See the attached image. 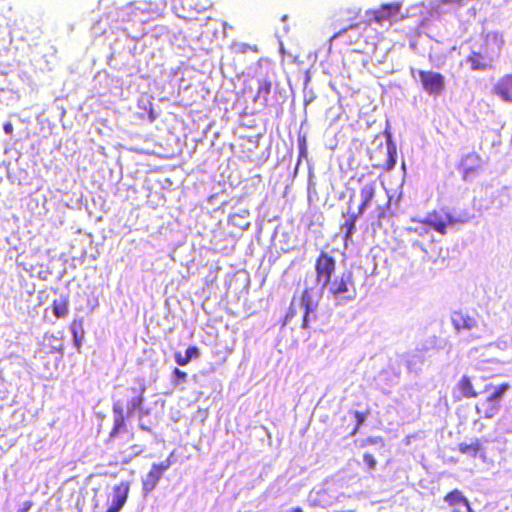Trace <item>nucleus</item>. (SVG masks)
Returning a JSON list of instances; mask_svg holds the SVG:
<instances>
[{"instance_id":"obj_41","label":"nucleus","mask_w":512,"mask_h":512,"mask_svg":"<svg viewBox=\"0 0 512 512\" xmlns=\"http://www.w3.org/2000/svg\"><path fill=\"white\" fill-rule=\"evenodd\" d=\"M307 326H308V322L303 321L301 327L302 328H307Z\"/></svg>"},{"instance_id":"obj_20","label":"nucleus","mask_w":512,"mask_h":512,"mask_svg":"<svg viewBox=\"0 0 512 512\" xmlns=\"http://www.w3.org/2000/svg\"><path fill=\"white\" fill-rule=\"evenodd\" d=\"M387 158L382 165H375V167H380L384 171H391L396 165V155L397 148L394 142L389 140L386 146Z\"/></svg>"},{"instance_id":"obj_4","label":"nucleus","mask_w":512,"mask_h":512,"mask_svg":"<svg viewBox=\"0 0 512 512\" xmlns=\"http://www.w3.org/2000/svg\"><path fill=\"white\" fill-rule=\"evenodd\" d=\"M357 182L362 184L360 189L361 202L358 206V215H362L370 206L376 193V180L372 173H362L356 176Z\"/></svg>"},{"instance_id":"obj_33","label":"nucleus","mask_w":512,"mask_h":512,"mask_svg":"<svg viewBox=\"0 0 512 512\" xmlns=\"http://www.w3.org/2000/svg\"><path fill=\"white\" fill-rule=\"evenodd\" d=\"M354 416L356 419V427H355L354 431L352 432V434H355L357 432L359 427L364 423V421L366 419L365 415L359 411H355Z\"/></svg>"},{"instance_id":"obj_27","label":"nucleus","mask_w":512,"mask_h":512,"mask_svg":"<svg viewBox=\"0 0 512 512\" xmlns=\"http://www.w3.org/2000/svg\"><path fill=\"white\" fill-rule=\"evenodd\" d=\"M81 324L82 322H72L71 325V332L73 334L74 344L77 347V349L80 348L84 337V332Z\"/></svg>"},{"instance_id":"obj_29","label":"nucleus","mask_w":512,"mask_h":512,"mask_svg":"<svg viewBox=\"0 0 512 512\" xmlns=\"http://www.w3.org/2000/svg\"><path fill=\"white\" fill-rule=\"evenodd\" d=\"M188 375L186 372L180 370L179 368H174L171 375V382L175 386H179L184 384L187 381Z\"/></svg>"},{"instance_id":"obj_7","label":"nucleus","mask_w":512,"mask_h":512,"mask_svg":"<svg viewBox=\"0 0 512 512\" xmlns=\"http://www.w3.org/2000/svg\"><path fill=\"white\" fill-rule=\"evenodd\" d=\"M171 464L170 458H168L160 464L154 463L152 465L151 470L142 480L144 495L149 494L155 489L164 472L170 468Z\"/></svg>"},{"instance_id":"obj_35","label":"nucleus","mask_w":512,"mask_h":512,"mask_svg":"<svg viewBox=\"0 0 512 512\" xmlns=\"http://www.w3.org/2000/svg\"><path fill=\"white\" fill-rule=\"evenodd\" d=\"M30 508H31V503L26 502L24 507L22 509H20L18 512H27Z\"/></svg>"},{"instance_id":"obj_19","label":"nucleus","mask_w":512,"mask_h":512,"mask_svg":"<svg viewBox=\"0 0 512 512\" xmlns=\"http://www.w3.org/2000/svg\"><path fill=\"white\" fill-rule=\"evenodd\" d=\"M145 386H141L139 389L132 388L131 391L134 396L127 403V416L130 417L135 411H142V405L144 402L143 394L145 392Z\"/></svg>"},{"instance_id":"obj_18","label":"nucleus","mask_w":512,"mask_h":512,"mask_svg":"<svg viewBox=\"0 0 512 512\" xmlns=\"http://www.w3.org/2000/svg\"><path fill=\"white\" fill-rule=\"evenodd\" d=\"M466 62L472 70H486L491 67L492 61L485 53L471 51L466 57Z\"/></svg>"},{"instance_id":"obj_24","label":"nucleus","mask_w":512,"mask_h":512,"mask_svg":"<svg viewBox=\"0 0 512 512\" xmlns=\"http://www.w3.org/2000/svg\"><path fill=\"white\" fill-rule=\"evenodd\" d=\"M459 450L461 453L475 458L479 454V452L482 450L481 443L479 440H475L474 442L467 444V443H461L459 445Z\"/></svg>"},{"instance_id":"obj_15","label":"nucleus","mask_w":512,"mask_h":512,"mask_svg":"<svg viewBox=\"0 0 512 512\" xmlns=\"http://www.w3.org/2000/svg\"><path fill=\"white\" fill-rule=\"evenodd\" d=\"M493 92L505 102H512V74L502 76L493 87Z\"/></svg>"},{"instance_id":"obj_30","label":"nucleus","mask_w":512,"mask_h":512,"mask_svg":"<svg viewBox=\"0 0 512 512\" xmlns=\"http://www.w3.org/2000/svg\"><path fill=\"white\" fill-rule=\"evenodd\" d=\"M477 322H452V325L458 334H464L471 331Z\"/></svg>"},{"instance_id":"obj_36","label":"nucleus","mask_w":512,"mask_h":512,"mask_svg":"<svg viewBox=\"0 0 512 512\" xmlns=\"http://www.w3.org/2000/svg\"><path fill=\"white\" fill-rule=\"evenodd\" d=\"M441 1L446 4H450V3L461 4L463 0H441Z\"/></svg>"},{"instance_id":"obj_40","label":"nucleus","mask_w":512,"mask_h":512,"mask_svg":"<svg viewBox=\"0 0 512 512\" xmlns=\"http://www.w3.org/2000/svg\"><path fill=\"white\" fill-rule=\"evenodd\" d=\"M211 7V3H207V5H204L201 7V10H206Z\"/></svg>"},{"instance_id":"obj_37","label":"nucleus","mask_w":512,"mask_h":512,"mask_svg":"<svg viewBox=\"0 0 512 512\" xmlns=\"http://www.w3.org/2000/svg\"><path fill=\"white\" fill-rule=\"evenodd\" d=\"M148 414V411H145L143 408H142V411H139V420L141 421L142 417L144 415H147Z\"/></svg>"},{"instance_id":"obj_17","label":"nucleus","mask_w":512,"mask_h":512,"mask_svg":"<svg viewBox=\"0 0 512 512\" xmlns=\"http://www.w3.org/2000/svg\"><path fill=\"white\" fill-rule=\"evenodd\" d=\"M406 367L409 372L418 374L422 364L425 361V355L419 349H415L403 355Z\"/></svg>"},{"instance_id":"obj_34","label":"nucleus","mask_w":512,"mask_h":512,"mask_svg":"<svg viewBox=\"0 0 512 512\" xmlns=\"http://www.w3.org/2000/svg\"><path fill=\"white\" fill-rule=\"evenodd\" d=\"M3 129H4V132L8 135H12L13 133V125L11 122H6L4 125H3Z\"/></svg>"},{"instance_id":"obj_25","label":"nucleus","mask_w":512,"mask_h":512,"mask_svg":"<svg viewBox=\"0 0 512 512\" xmlns=\"http://www.w3.org/2000/svg\"><path fill=\"white\" fill-rule=\"evenodd\" d=\"M272 83L270 80L265 79L259 82V86L256 92V99H262L263 103L267 105L268 95L271 93Z\"/></svg>"},{"instance_id":"obj_13","label":"nucleus","mask_w":512,"mask_h":512,"mask_svg":"<svg viewBox=\"0 0 512 512\" xmlns=\"http://www.w3.org/2000/svg\"><path fill=\"white\" fill-rule=\"evenodd\" d=\"M422 223L434 231L445 235L447 232V226L452 223V219L449 215L442 216L438 212L433 211L432 213H429L424 220H422Z\"/></svg>"},{"instance_id":"obj_2","label":"nucleus","mask_w":512,"mask_h":512,"mask_svg":"<svg viewBox=\"0 0 512 512\" xmlns=\"http://www.w3.org/2000/svg\"><path fill=\"white\" fill-rule=\"evenodd\" d=\"M314 268L317 284L326 287L336 270V260L330 253L321 251L315 260Z\"/></svg>"},{"instance_id":"obj_26","label":"nucleus","mask_w":512,"mask_h":512,"mask_svg":"<svg viewBox=\"0 0 512 512\" xmlns=\"http://www.w3.org/2000/svg\"><path fill=\"white\" fill-rule=\"evenodd\" d=\"M459 389L462 395L466 398H475L478 394L474 390L470 379L467 376H463L459 382Z\"/></svg>"},{"instance_id":"obj_11","label":"nucleus","mask_w":512,"mask_h":512,"mask_svg":"<svg viewBox=\"0 0 512 512\" xmlns=\"http://www.w3.org/2000/svg\"><path fill=\"white\" fill-rule=\"evenodd\" d=\"M443 500L451 508L452 512H474L469 500L458 489L449 492Z\"/></svg>"},{"instance_id":"obj_38","label":"nucleus","mask_w":512,"mask_h":512,"mask_svg":"<svg viewBox=\"0 0 512 512\" xmlns=\"http://www.w3.org/2000/svg\"><path fill=\"white\" fill-rule=\"evenodd\" d=\"M139 427L143 431H150V429L146 425H144L141 421H140Z\"/></svg>"},{"instance_id":"obj_28","label":"nucleus","mask_w":512,"mask_h":512,"mask_svg":"<svg viewBox=\"0 0 512 512\" xmlns=\"http://www.w3.org/2000/svg\"><path fill=\"white\" fill-rule=\"evenodd\" d=\"M509 385L507 383L501 384L495 391L487 398L490 402L499 403L504 394L508 391Z\"/></svg>"},{"instance_id":"obj_12","label":"nucleus","mask_w":512,"mask_h":512,"mask_svg":"<svg viewBox=\"0 0 512 512\" xmlns=\"http://www.w3.org/2000/svg\"><path fill=\"white\" fill-rule=\"evenodd\" d=\"M361 23H350L348 26L335 32L330 39V42L343 39V44L352 45L360 38V33L357 31Z\"/></svg>"},{"instance_id":"obj_44","label":"nucleus","mask_w":512,"mask_h":512,"mask_svg":"<svg viewBox=\"0 0 512 512\" xmlns=\"http://www.w3.org/2000/svg\"><path fill=\"white\" fill-rule=\"evenodd\" d=\"M369 441H370L371 443H376V441H374L373 439H369Z\"/></svg>"},{"instance_id":"obj_16","label":"nucleus","mask_w":512,"mask_h":512,"mask_svg":"<svg viewBox=\"0 0 512 512\" xmlns=\"http://www.w3.org/2000/svg\"><path fill=\"white\" fill-rule=\"evenodd\" d=\"M113 419L114 426L110 432V439L116 438L120 433L127 430L124 416V409L122 404L118 401L113 405Z\"/></svg>"},{"instance_id":"obj_23","label":"nucleus","mask_w":512,"mask_h":512,"mask_svg":"<svg viewBox=\"0 0 512 512\" xmlns=\"http://www.w3.org/2000/svg\"><path fill=\"white\" fill-rule=\"evenodd\" d=\"M360 215L357 214H349L342 224V228L345 229L344 240L348 241L352 239V236L356 230V221Z\"/></svg>"},{"instance_id":"obj_5","label":"nucleus","mask_w":512,"mask_h":512,"mask_svg":"<svg viewBox=\"0 0 512 512\" xmlns=\"http://www.w3.org/2000/svg\"><path fill=\"white\" fill-rule=\"evenodd\" d=\"M422 89L432 96H439L445 89V77L439 72L419 70Z\"/></svg>"},{"instance_id":"obj_10","label":"nucleus","mask_w":512,"mask_h":512,"mask_svg":"<svg viewBox=\"0 0 512 512\" xmlns=\"http://www.w3.org/2000/svg\"><path fill=\"white\" fill-rule=\"evenodd\" d=\"M413 245L423 251L426 260L429 262L436 263L440 260L444 261L446 258L440 242L434 240L433 238L427 242L414 241Z\"/></svg>"},{"instance_id":"obj_14","label":"nucleus","mask_w":512,"mask_h":512,"mask_svg":"<svg viewBox=\"0 0 512 512\" xmlns=\"http://www.w3.org/2000/svg\"><path fill=\"white\" fill-rule=\"evenodd\" d=\"M129 493V483L121 482L113 489V498L111 506L106 512H120L125 505Z\"/></svg>"},{"instance_id":"obj_43","label":"nucleus","mask_w":512,"mask_h":512,"mask_svg":"<svg viewBox=\"0 0 512 512\" xmlns=\"http://www.w3.org/2000/svg\"><path fill=\"white\" fill-rule=\"evenodd\" d=\"M463 338L469 340V336H463Z\"/></svg>"},{"instance_id":"obj_39","label":"nucleus","mask_w":512,"mask_h":512,"mask_svg":"<svg viewBox=\"0 0 512 512\" xmlns=\"http://www.w3.org/2000/svg\"><path fill=\"white\" fill-rule=\"evenodd\" d=\"M289 512H304L301 507L292 508Z\"/></svg>"},{"instance_id":"obj_6","label":"nucleus","mask_w":512,"mask_h":512,"mask_svg":"<svg viewBox=\"0 0 512 512\" xmlns=\"http://www.w3.org/2000/svg\"><path fill=\"white\" fill-rule=\"evenodd\" d=\"M334 296H344L350 292H354L353 275L350 271H344L326 286Z\"/></svg>"},{"instance_id":"obj_32","label":"nucleus","mask_w":512,"mask_h":512,"mask_svg":"<svg viewBox=\"0 0 512 512\" xmlns=\"http://www.w3.org/2000/svg\"><path fill=\"white\" fill-rule=\"evenodd\" d=\"M363 461L367 466V471L371 474L375 470L377 465L375 457L369 453H365L363 455Z\"/></svg>"},{"instance_id":"obj_42","label":"nucleus","mask_w":512,"mask_h":512,"mask_svg":"<svg viewBox=\"0 0 512 512\" xmlns=\"http://www.w3.org/2000/svg\"><path fill=\"white\" fill-rule=\"evenodd\" d=\"M427 233V229H424L422 232H420L419 234L420 235H423V234H426Z\"/></svg>"},{"instance_id":"obj_8","label":"nucleus","mask_w":512,"mask_h":512,"mask_svg":"<svg viewBox=\"0 0 512 512\" xmlns=\"http://www.w3.org/2000/svg\"><path fill=\"white\" fill-rule=\"evenodd\" d=\"M504 46L505 39L503 34L500 32H489L483 37L484 53L491 61L500 56Z\"/></svg>"},{"instance_id":"obj_1","label":"nucleus","mask_w":512,"mask_h":512,"mask_svg":"<svg viewBox=\"0 0 512 512\" xmlns=\"http://www.w3.org/2000/svg\"><path fill=\"white\" fill-rule=\"evenodd\" d=\"M318 302L313 300L309 289L305 288L299 296H293L286 320H313L317 317Z\"/></svg>"},{"instance_id":"obj_22","label":"nucleus","mask_w":512,"mask_h":512,"mask_svg":"<svg viewBox=\"0 0 512 512\" xmlns=\"http://www.w3.org/2000/svg\"><path fill=\"white\" fill-rule=\"evenodd\" d=\"M68 305V298L65 296L54 299L52 302V311L54 316L57 318L65 317L68 313Z\"/></svg>"},{"instance_id":"obj_31","label":"nucleus","mask_w":512,"mask_h":512,"mask_svg":"<svg viewBox=\"0 0 512 512\" xmlns=\"http://www.w3.org/2000/svg\"><path fill=\"white\" fill-rule=\"evenodd\" d=\"M485 405L487 406L486 409H485V413H484V416L486 418H493L498 410H499V405L498 403H495V402H490L489 400H486V403Z\"/></svg>"},{"instance_id":"obj_9","label":"nucleus","mask_w":512,"mask_h":512,"mask_svg":"<svg viewBox=\"0 0 512 512\" xmlns=\"http://www.w3.org/2000/svg\"><path fill=\"white\" fill-rule=\"evenodd\" d=\"M401 9L402 4L400 2L382 4L378 9L372 11L373 20L379 25L386 22L391 24L398 18Z\"/></svg>"},{"instance_id":"obj_3","label":"nucleus","mask_w":512,"mask_h":512,"mask_svg":"<svg viewBox=\"0 0 512 512\" xmlns=\"http://www.w3.org/2000/svg\"><path fill=\"white\" fill-rule=\"evenodd\" d=\"M482 167L483 160L475 151L464 154L458 163V170L466 182L473 181L481 173Z\"/></svg>"},{"instance_id":"obj_21","label":"nucleus","mask_w":512,"mask_h":512,"mask_svg":"<svg viewBox=\"0 0 512 512\" xmlns=\"http://www.w3.org/2000/svg\"><path fill=\"white\" fill-rule=\"evenodd\" d=\"M199 349L196 346H190L185 350V353L182 354L180 351L176 352L174 355L175 362L180 366L187 365L193 359L198 358Z\"/></svg>"}]
</instances>
